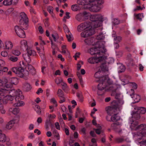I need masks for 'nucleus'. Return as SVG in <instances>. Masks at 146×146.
<instances>
[{
    "instance_id": "nucleus-32",
    "label": "nucleus",
    "mask_w": 146,
    "mask_h": 146,
    "mask_svg": "<svg viewBox=\"0 0 146 146\" xmlns=\"http://www.w3.org/2000/svg\"><path fill=\"white\" fill-rule=\"evenodd\" d=\"M27 51V53L30 56L31 55H34L36 54V52L35 51L31 49H26Z\"/></svg>"
},
{
    "instance_id": "nucleus-59",
    "label": "nucleus",
    "mask_w": 146,
    "mask_h": 146,
    "mask_svg": "<svg viewBox=\"0 0 146 146\" xmlns=\"http://www.w3.org/2000/svg\"><path fill=\"white\" fill-rule=\"evenodd\" d=\"M5 64V63L4 61L0 59V66L3 67L4 66Z\"/></svg>"
},
{
    "instance_id": "nucleus-34",
    "label": "nucleus",
    "mask_w": 146,
    "mask_h": 146,
    "mask_svg": "<svg viewBox=\"0 0 146 146\" xmlns=\"http://www.w3.org/2000/svg\"><path fill=\"white\" fill-rule=\"evenodd\" d=\"M76 19L78 21H80L83 19V17L82 13L77 15L76 17Z\"/></svg>"
},
{
    "instance_id": "nucleus-63",
    "label": "nucleus",
    "mask_w": 146,
    "mask_h": 146,
    "mask_svg": "<svg viewBox=\"0 0 146 146\" xmlns=\"http://www.w3.org/2000/svg\"><path fill=\"white\" fill-rule=\"evenodd\" d=\"M12 70L16 74H18L17 67H14L12 68Z\"/></svg>"
},
{
    "instance_id": "nucleus-13",
    "label": "nucleus",
    "mask_w": 146,
    "mask_h": 146,
    "mask_svg": "<svg viewBox=\"0 0 146 146\" xmlns=\"http://www.w3.org/2000/svg\"><path fill=\"white\" fill-rule=\"evenodd\" d=\"M13 46V44L11 41L7 40L4 42L3 47L5 49L10 50L12 49Z\"/></svg>"
},
{
    "instance_id": "nucleus-40",
    "label": "nucleus",
    "mask_w": 146,
    "mask_h": 146,
    "mask_svg": "<svg viewBox=\"0 0 146 146\" xmlns=\"http://www.w3.org/2000/svg\"><path fill=\"white\" fill-rule=\"evenodd\" d=\"M1 55L4 57H7L8 55V52L6 50H3L1 52Z\"/></svg>"
},
{
    "instance_id": "nucleus-25",
    "label": "nucleus",
    "mask_w": 146,
    "mask_h": 146,
    "mask_svg": "<svg viewBox=\"0 0 146 146\" xmlns=\"http://www.w3.org/2000/svg\"><path fill=\"white\" fill-rule=\"evenodd\" d=\"M23 56L24 60L27 62L29 63L31 61L30 57L27 53L23 54Z\"/></svg>"
},
{
    "instance_id": "nucleus-12",
    "label": "nucleus",
    "mask_w": 146,
    "mask_h": 146,
    "mask_svg": "<svg viewBox=\"0 0 146 146\" xmlns=\"http://www.w3.org/2000/svg\"><path fill=\"white\" fill-rule=\"evenodd\" d=\"M131 92L132 94H130V96L135 101V103L139 102L140 99V96L138 94H134V90L132 89H131Z\"/></svg>"
},
{
    "instance_id": "nucleus-53",
    "label": "nucleus",
    "mask_w": 146,
    "mask_h": 146,
    "mask_svg": "<svg viewBox=\"0 0 146 146\" xmlns=\"http://www.w3.org/2000/svg\"><path fill=\"white\" fill-rule=\"evenodd\" d=\"M52 36L55 41H56L58 38V35L57 34H52Z\"/></svg>"
},
{
    "instance_id": "nucleus-36",
    "label": "nucleus",
    "mask_w": 146,
    "mask_h": 146,
    "mask_svg": "<svg viewBox=\"0 0 146 146\" xmlns=\"http://www.w3.org/2000/svg\"><path fill=\"white\" fill-rule=\"evenodd\" d=\"M115 140L116 142L118 143H121L124 142L125 141H126V140L123 137L116 138Z\"/></svg>"
},
{
    "instance_id": "nucleus-60",
    "label": "nucleus",
    "mask_w": 146,
    "mask_h": 146,
    "mask_svg": "<svg viewBox=\"0 0 146 146\" xmlns=\"http://www.w3.org/2000/svg\"><path fill=\"white\" fill-rule=\"evenodd\" d=\"M61 85L62 86V88L63 90L65 89L67 87V86L66 84L64 82H62L61 83Z\"/></svg>"
},
{
    "instance_id": "nucleus-33",
    "label": "nucleus",
    "mask_w": 146,
    "mask_h": 146,
    "mask_svg": "<svg viewBox=\"0 0 146 146\" xmlns=\"http://www.w3.org/2000/svg\"><path fill=\"white\" fill-rule=\"evenodd\" d=\"M66 36L68 41H72L73 40V37L71 33H70L66 34Z\"/></svg>"
},
{
    "instance_id": "nucleus-49",
    "label": "nucleus",
    "mask_w": 146,
    "mask_h": 146,
    "mask_svg": "<svg viewBox=\"0 0 146 146\" xmlns=\"http://www.w3.org/2000/svg\"><path fill=\"white\" fill-rule=\"evenodd\" d=\"M63 29L66 34L69 33H70L68 28L65 25H63Z\"/></svg>"
},
{
    "instance_id": "nucleus-2",
    "label": "nucleus",
    "mask_w": 146,
    "mask_h": 146,
    "mask_svg": "<svg viewBox=\"0 0 146 146\" xmlns=\"http://www.w3.org/2000/svg\"><path fill=\"white\" fill-rule=\"evenodd\" d=\"M138 125L137 121H133L130 126L132 130L137 131V132H133L132 134L134 138L137 140L141 139L143 137H146V125L145 124ZM137 144L140 145V146H146V140L138 142Z\"/></svg>"
},
{
    "instance_id": "nucleus-52",
    "label": "nucleus",
    "mask_w": 146,
    "mask_h": 146,
    "mask_svg": "<svg viewBox=\"0 0 146 146\" xmlns=\"http://www.w3.org/2000/svg\"><path fill=\"white\" fill-rule=\"evenodd\" d=\"M55 82L57 84H58L62 82V80L61 78H56L55 79Z\"/></svg>"
},
{
    "instance_id": "nucleus-44",
    "label": "nucleus",
    "mask_w": 146,
    "mask_h": 146,
    "mask_svg": "<svg viewBox=\"0 0 146 146\" xmlns=\"http://www.w3.org/2000/svg\"><path fill=\"white\" fill-rule=\"evenodd\" d=\"M72 10L74 11H77L79 9V8L77 5H74L72 6L71 7Z\"/></svg>"
},
{
    "instance_id": "nucleus-57",
    "label": "nucleus",
    "mask_w": 146,
    "mask_h": 146,
    "mask_svg": "<svg viewBox=\"0 0 146 146\" xmlns=\"http://www.w3.org/2000/svg\"><path fill=\"white\" fill-rule=\"evenodd\" d=\"M82 15L83 19H85L86 17L88 16L89 15V14L88 13H87L86 12H84L83 13H82Z\"/></svg>"
},
{
    "instance_id": "nucleus-15",
    "label": "nucleus",
    "mask_w": 146,
    "mask_h": 146,
    "mask_svg": "<svg viewBox=\"0 0 146 146\" xmlns=\"http://www.w3.org/2000/svg\"><path fill=\"white\" fill-rule=\"evenodd\" d=\"M20 67H17L18 74L24 71V69L26 68V66L25 65L23 61L20 62Z\"/></svg>"
},
{
    "instance_id": "nucleus-50",
    "label": "nucleus",
    "mask_w": 146,
    "mask_h": 146,
    "mask_svg": "<svg viewBox=\"0 0 146 146\" xmlns=\"http://www.w3.org/2000/svg\"><path fill=\"white\" fill-rule=\"evenodd\" d=\"M101 129V126H100L97 129H95L94 130H95L96 133L97 134H100L102 132Z\"/></svg>"
},
{
    "instance_id": "nucleus-42",
    "label": "nucleus",
    "mask_w": 146,
    "mask_h": 146,
    "mask_svg": "<svg viewBox=\"0 0 146 146\" xmlns=\"http://www.w3.org/2000/svg\"><path fill=\"white\" fill-rule=\"evenodd\" d=\"M62 52L64 54L66 53L68 51L66 49V46L65 45H62L61 46Z\"/></svg>"
},
{
    "instance_id": "nucleus-61",
    "label": "nucleus",
    "mask_w": 146,
    "mask_h": 146,
    "mask_svg": "<svg viewBox=\"0 0 146 146\" xmlns=\"http://www.w3.org/2000/svg\"><path fill=\"white\" fill-rule=\"evenodd\" d=\"M36 108L38 110L36 111L37 113L38 114H40L41 111L40 110V107L38 105H36Z\"/></svg>"
},
{
    "instance_id": "nucleus-55",
    "label": "nucleus",
    "mask_w": 146,
    "mask_h": 146,
    "mask_svg": "<svg viewBox=\"0 0 146 146\" xmlns=\"http://www.w3.org/2000/svg\"><path fill=\"white\" fill-rule=\"evenodd\" d=\"M50 102L55 104V106H57V102L54 98H52L50 100Z\"/></svg>"
},
{
    "instance_id": "nucleus-10",
    "label": "nucleus",
    "mask_w": 146,
    "mask_h": 146,
    "mask_svg": "<svg viewBox=\"0 0 146 146\" xmlns=\"http://www.w3.org/2000/svg\"><path fill=\"white\" fill-rule=\"evenodd\" d=\"M105 57L104 55L99 54L96 55L94 57H90L88 60V62L90 64H93L98 63L102 61H104L105 59Z\"/></svg>"
},
{
    "instance_id": "nucleus-39",
    "label": "nucleus",
    "mask_w": 146,
    "mask_h": 146,
    "mask_svg": "<svg viewBox=\"0 0 146 146\" xmlns=\"http://www.w3.org/2000/svg\"><path fill=\"white\" fill-rule=\"evenodd\" d=\"M104 36L102 33H101L99 34L96 37V38L98 40H102L104 39Z\"/></svg>"
},
{
    "instance_id": "nucleus-37",
    "label": "nucleus",
    "mask_w": 146,
    "mask_h": 146,
    "mask_svg": "<svg viewBox=\"0 0 146 146\" xmlns=\"http://www.w3.org/2000/svg\"><path fill=\"white\" fill-rule=\"evenodd\" d=\"M27 67L29 71H30L31 72V71H32L33 74H35V70L31 65L28 64Z\"/></svg>"
},
{
    "instance_id": "nucleus-38",
    "label": "nucleus",
    "mask_w": 146,
    "mask_h": 146,
    "mask_svg": "<svg viewBox=\"0 0 146 146\" xmlns=\"http://www.w3.org/2000/svg\"><path fill=\"white\" fill-rule=\"evenodd\" d=\"M85 42L87 44L89 45H93L94 44H92L91 39L90 38H87L85 39L84 40Z\"/></svg>"
},
{
    "instance_id": "nucleus-62",
    "label": "nucleus",
    "mask_w": 146,
    "mask_h": 146,
    "mask_svg": "<svg viewBox=\"0 0 146 146\" xmlns=\"http://www.w3.org/2000/svg\"><path fill=\"white\" fill-rule=\"evenodd\" d=\"M113 23L114 25H118L119 23V21L117 19H114L113 21Z\"/></svg>"
},
{
    "instance_id": "nucleus-5",
    "label": "nucleus",
    "mask_w": 146,
    "mask_h": 146,
    "mask_svg": "<svg viewBox=\"0 0 146 146\" xmlns=\"http://www.w3.org/2000/svg\"><path fill=\"white\" fill-rule=\"evenodd\" d=\"M12 86L10 84H5V87L0 89V95L3 100L8 94L15 96L17 90L14 89H11Z\"/></svg>"
},
{
    "instance_id": "nucleus-11",
    "label": "nucleus",
    "mask_w": 146,
    "mask_h": 146,
    "mask_svg": "<svg viewBox=\"0 0 146 146\" xmlns=\"http://www.w3.org/2000/svg\"><path fill=\"white\" fill-rule=\"evenodd\" d=\"M14 29L16 33L21 38L25 37V33L23 29L21 27V25H16Z\"/></svg>"
},
{
    "instance_id": "nucleus-20",
    "label": "nucleus",
    "mask_w": 146,
    "mask_h": 146,
    "mask_svg": "<svg viewBox=\"0 0 146 146\" xmlns=\"http://www.w3.org/2000/svg\"><path fill=\"white\" fill-rule=\"evenodd\" d=\"M31 87L30 84L27 82L24 83L23 86V90L26 92L29 91L31 89Z\"/></svg>"
},
{
    "instance_id": "nucleus-51",
    "label": "nucleus",
    "mask_w": 146,
    "mask_h": 146,
    "mask_svg": "<svg viewBox=\"0 0 146 146\" xmlns=\"http://www.w3.org/2000/svg\"><path fill=\"white\" fill-rule=\"evenodd\" d=\"M83 64V62L82 61H81L78 62V63L77 64V69L78 70H80L81 67L82 65Z\"/></svg>"
},
{
    "instance_id": "nucleus-41",
    "label": "nucleus",
    "mask_w": 146,
    "mask_h": 146,
    "mask_svg": "<svg viewBox=\"0 0 146 146\" xmlns=\"http://www.w3.org/2000/svg\"><path fill=\"white\" fill-rule=\"evenodd\" d=\"M20 111V109L19 108H14L12 110V113L14 115H17Z\"/></svg>"
},
{
    "instance_id": "nucleus-28",
    "label": "nucleus",
    "mask_w": 146,
    "mask_h": 146,
    "mask_svg": "<svg viewBox=\"0 0 146 146\" xmlns=\"http://www.w3.org/2000/svg\"><path fill=\"white\" fill-rule=\"evenodd\" d=\"M8 59L13 62H15L17 61L18 59V57H17L12 55H10L8 56Z\"/></svg>"
},
{
    "instance_id": "nucleus-18",
    "label": "nucleus",
    "mask_w": 146,
    "mask_h": 146,
    "mask_svg": "<svg viewBox=\"0 0 146 146\" xmlns=\"http://www.w3.org/2000/svg\"><path fill=\"white\" fill-rule=\"evenodd\" d=\"M16 97V96L11 95L10 94L9 95V94H8L7 96L5 97V98L3 99V102L7 103L8 101H12L14 98V97H15V98Z\"/></svg>"
},
{
    "instance_id": "nucleus-46",
    "label": "nucleus",
    "mask_w": 146,
    "mask_h": 146,
    "mask_svg": "<svg viewBox=\"0 0 146 146\" xmlns=\"http://www.w3.org/2000/svg\"><path fill=\"white\" fill-rule=\"evenodd\" d=\"M143 14H138L135 15V16L137 18L139 19L140 21H141L142 18L143 17Z\"/></svg>"
},
{
    "instance_id": "nucleus-47",
    "label": "nucleus",
    "mask_w": 146,
    "mask_h": 146,
    "mask_svg": "<svg viewBox=\"0 0 146 146\" xmlns=\"http://www.w3.org/2000/svg\"><path fill=\"white\" fill-rule=\"evenodd\" d=\"M115 41L117 42H120L122 39L121 37L120 36H115L114 38Z\"/></svg>"
},
{
    "instance_id": "nucleus-7",
    "label": "nucleus",
    "mask_w": 146,
    "mask_h": 146,
    "mask_svg": "<svg viewBox=\"0 0 146 146\" xmlns=\"http://www.w3.org/2000/svg\"><path fill=\"white\" fill-rule=\"evenodd\" d=\"M19 24L23 29H27L29 22L28 18L27 15L24 12L20 14L19 16Z\"/></svg>"
},
{
    "instance_id": "nucleus-64",
    "label": "nucleus",
    "mask_w": 146,
    "mask_h": 146,
    "mask_svg": "<svg viewBox=\"0 0 146 146\" xmlns=\"http://www.w3.org/2000/svg\"><path fill=\"white\" fill-rule=\"evenodd\" d=\"M55 127L56 128V129L58 130H60V126L59 124V123L58 122H56L55 123Z\"/></svg>"
},
{
    "instance_id": "nucleus-43",
    "label": "nucleus",
    "mask_w": 146,
    "mask_h": 146,
    "mask_svg": "<svg viewBox=\"0 0 146 146\" xmlns=\"http://www.w3.org/2000/svg\"><path fill=\"white\" fill-rule=\"evenodd\" d=\"M130 86H132V88L134 89H136L137 88V86L136 84L134 82H130L129 83Z\"/></svg>"
},
{
    "instance_id": "nucleus-26",
    "label": "nucleus",
    "mask_w": 146,
    "mask_h": 146,
    "mask_svg": "<svg viewBox=\"0 0 146 146\" xmlns=\"http://www.w3.org/2000/svg\"><path fill=\"white\" fill-rule=\"evenodd\" d=\"M57 95L59 98H62L64 96V94L63 91L60 89H58L57 92Z\"/></svg>"
},
{
    "instance_id": "nucleus-48",
    "label": "nucleus",
    "mask_w": 146,
    "mask_h": 146,
    "mask_svg": "<svg viewBox=\"0 0 146 146\" xmlns=\"http://www.w3.org/2000/svg\"><path fill=\"white\" fill-rule=\"evenodd\" d=\"M53 10L54 8L52 6H49L47 8L48 11L51 14L53 13Z\"/></svg>"
},
{
    "instance_id": "nucleus-29",
    "label": "nucleus",
    "mask_w": 146,
    "mask_h": 146,
    "mask_svg": "<svg viewBox=\"0 0 146 146\" xmlns=\"http://www.w3.org/2000/svg\"><path fill=\"white\" fill-rule=\"evenodd\" d=\"M84 23H82L79 25L77 27V31H78L80 32L82 31L83 30L85 31V27L84 26Z\"/></svg>"
},
{
    "instance_id": "nucleus-56",
    "label": "nucleus",
    "mask_w": 146,
    "mask_h": 146,
    "mask_svg": "<svg viewBox=\"0 0 146 146\" xmlns=\"http://www.w3.org/2000/svg\"><path fill=\"white\" fill-rule=\"evenodd\" d=\"M48 115V117L49 119H54L56 117V115L54 114H49L48 113H47Z\"/></svg>"
},
{
    "instance_id": "nucleus-27",
    "label": "nucleus",
    "mask_w": 146,
    "mask_h": 146,
    "mask_svg": "<svg viewBox=\"0 0 146 146\" xmlns=\"http://www.w3.org/2000/svg\"><path fill=\"white\" fill-rule=\"evenodd\" d=\"M113 115L111 116V120L112 121H116L120 119V117L117 115V114H113Z\"/></svg>"
},
{
    "instance_id": "nucleus-58",
    "label": "nucleus",
    "mask_w": 146,
    "mask_h": 146,
    "mask_svg": "<svg viewBox=\"0 0 146 146\" xmlns=\"http://www.w3.org/2000/svg\"><path fill=\"white\" fill-rule=\"evenodd\" d=\"M44 24L46 27H47L49 26L48 19L46 18L44 21Z\"/></svg>"
},
{
    "instance_id": "nucleus-54",
    "label": "nucleus",
    "mask_w": 146,
    "mask_h": 146,
    "mask_svg": "<svg viewBox=\"0 0 146 146\" xmlns=\"http://www.w3.org/2000/svg\"><path fill=\"white\" fill-rule=\"evenodd\" d=\"M51 45H52V48L53 49V50L52 51V54L53 55H55L56 54V52H55V49L56 48V46H55V45L53 43L52 41H51Z\"/></svg>"
},
{
    "instance_id": "nucleus-19",
    "label": "nucleus",
    "mask_w": 146,
    "mask_h": 146,
    "mask_svg": "<svg viewBox=\"0 0 146 146\" xmlns=\"http://www.w3.org/2000/svg\"><path fill=\"white\" fill-rule=\"evenodd\" d=\"M134 108L135 110H137L138 112L142 114H145L146 112V108L144 107L135 106Z\"/></svg>"
},
{
    "instance_id": "nucleus-16",
    "label": "nucleus",
    "mask_w": 146,
    "mask_h": 146,
    "mask_svg": "<svg viewBox=\"0 0 146 146\" xmlns=\"http://www.w3.org/2000/svg\"><path fill=\"white\" fill-rule=\"evenodd\" d=\"M15 120L13 119L10 121L6 124V128L7 129H10L13 126L15 123Z\"/></svg>"
},
{
    "instance_id": "nucleus-3",
    "label": "nucleus",
    "mask_w": 146,
    "mask_h": 146,
    "mask_svg": "<svg viewBox=\"0 0 146 146\" xmlns=\"http://www.w3.org/2000/svg\"><path fill=\"white\" fill-rule=\"evenodd\" d=\"M77 3L80 5H86V7L92 11L97 12L102 8L104 1L103 0H78Z\"/></svg>"
},
{
    "instance_id": "nucleus-4",
    "label": "nucleus",
    "mask_w": 146,
    "mask_h": 146,
    "mask_svg": "<svg viewBox=\"0 0 146 146\" xmlns=\"http://www.w3.org/2000/svg\"><path fill=\"white\" fill-rule=\"evenodd\" d=\"M99 82V84L98 86V88L99 90H104L109 86H110V88L109 89V90L113 91H115L116 90L115 89H113V88L115 87L116 85L113 84V82L109 78L108 76H106L105 77H103L102 79H100Z\"/></svg>"
},
{
    "instance_id": "nucleus-9",
    "label": "nucleus",
    "mask_w": 146,
    "mask_h": 146,
    "mask_svg": "<svg viewBox=\"0 0 146 146\" xmlns=\"http://www.w3.org/2000/svg\"><path fill=\"white\" fill-rule=\"evenodd\" d=\"M118 107L117 102L115 101H113L111 103V106L106 107L105 110L107 113L109 115H111L116 111Z\"/></svg>"
},
{
    "instance_id": "nucleus-23",
    "label": "nucleus",
    "mask_w": 146,
    "mask_h": 146,
    "mask_svg": "<svg viewBox=\"0 0 146 146\" xmlns=\"http://www.w3.org/2000/svg\"><path fill=\"white\" fill-rule=\"evenodd\" d=\"M5 135L2 133V131L0 130V141L2 143L5 142L6 140Z\"/></svg>"
},
{
    "instance_id": "nucleus-1",
    "label": "nucleus",
    "mask_w": 146,
    "mask_h": 146,
    "mask_svg": "<svg viewBox=\"0 0 146 146\" xmlns=\"http://www.w3.org/2000/svg\"><path fill=\"white\" fill-rule=\"evenodd\" d=\"M92 23L89 22L84 23L85 31L80 34L82 37L87 38L93 35L94 33V28H96L102 25L104 21L103 16L101 15H92L90 17Z\"/></svg>"
},
{
    "instance_id": "nucleus-22",
    "label": "nucleus",
    "mask_w": 146,
    "mask_h": 146,
    "mask_svg": "<svg viewBox=\"0 0 146 146\" xmlns=\"http://www.w3.org/2000/svg\"><path fill=\"white\" fill-rule=\"evenodd\" d=\"M102 72L99 70V71L95 73L94 74V77L96 78H99V81H100V79H102L103 77H105L106 76H108L107 75H106L102 76Z\"/></svg>"
},
{
    "instance_id": "nucleus-17",
    "label": "nucleus",
    "mask_w": 146,
    "mask_h": 146,
    "mask_svg": "<svg viewBox=\"0 0 146 146\" xmlns=\"http://www.w3.org/2000/svg\"><path fill=\"white\" fill-rule=\"evenodd\" d=\"M119 123H114L111 124V128L114 129L119 133H120L121 131V130H118L117 129L119 127Z\"/></svg>"
},
{
    "instance_id": "nucleus-30",
    "label": "nucleus",
    "mask_w": 146,
    "mask_h": 146,
    "mask_svg": "<svg viewBox=\"0 0 146 146\" xmlns=\"http://www.w3.org/2000/svg\"><path fill=\"white\" fill-rule=\"evenodd\" d=\"M8 80L7 78L5 79L4 81L0 79V86L3 88L5 87V84H8Z\"/></svg>"
},
{
    "instance_id": "nucleus-31",
    "label": "nucleus",
    "mask_w": 146,
    "mask_h": 146,
    "mask_svg": "<svg viewBox=\"0 0 146 146\" xmlns=\"http://www.w3.org/2000/svg\"><path fill=\"white\" fill-rule=\"evenodd\" d=\"M11 52L13 54L17 56H19L21 53L20 51L17 49H14Z\"/></svg>"
},
{
    "instance_id": "nucleus-14",
    "label": "nucleus",
    "mask_w": 146,
    "mask_h": 146,
    "mask_svg": "<svg viewBox=\"0 0 146 146\" xmlns=\"http://www.w3.org/2000/svg\"><path fill=\"white\" fill-rule=\"evenodd\" d=\"M108 66L106 63H103L100 65L99 70L102 72H108Z\"/></svg>"
},
{
    "instance_id": "nucleus-8",
    "label": "nucleus",
    "mask_w": 146,
    "mask_h": 146,
    "mask_svg": "<svg viewBox=\"0 0 146 146\" xmlns=\"http://www.w3.org/2000/svg\"><path fill=\"white\" fill-rule=\"evenodd\" d=\"M106 52V49L104 45L99 46L98 47L97 46L95 48H92L90 50V53L91 55L96 54V55H98L99 54L104 55L103 54Z\"/></svg>"
},
{
    "instance_id": "nucleus-6",
    "label": "nucleus",
    "mask_w": 146,
    "mask_h": 146,
    "mask_svg": "<svg viewBox=\"0 0 146 146\" xmlns=\"http://www.w3.org/2000/svg\"><path fill=\"white\" fill-rule=\"evenodd\" d=\"M16 94L15 96H16L15 98V102L13 106L14 107H22L24 106L25 104V103L21 101L22 99H24V96L23 95L21 91L19 90H17L15 93Z\"/></svg>"
},
{
    "instance_id": "nucleus-45",
    "label": "nucleus",
    "mask_w": 146,
    "mask_h": 146,
    "mask_svg": "<svg viewBox=\"0 0 146 146\" xmlns=\"http://www.w3.org/2000/svg\"><path fill=\"white\" fill-rule=\"evenodd\" d=\"M0 111L2 114H5V111L4 109L2 104L0 103Z\"/></svg>"
},
{
    "instance_id": "nucleus-35",
    "label": "nucleus",
    "mask_w": 146,
    "mask_h": 146,
    "mask_svg": "<svg viewBox=\"0 0 146 146\" xmlns=\"http://www.w3.org/2000/svg\"><path fill=\"white\" fill-rule=\"evenodd\" d=\"M12 3V0H5L3 2V4L6 6L10 5Z\"/></svg>"
},
{
    "instance_id": "nucleus-21",
    "label": "nucleus",
    "mask_w": 146,
    "mask_h": 146,
    "mask_svg": "<svg viewBox=\"0 0 146 146\" xmlns=\"http://www.w3.org/2000/svg\"><path fill=\"white\" fill-rule=\"evenodd\" d=\"M20 46L22 49H27L28 47L27 41L25 40H21L20 42Z\"/></svg>"
},
{
    "instance_id": "nucleus-24",
    "label": "nucleus",
    "mask_w": 146,
    "mask_h": 146,
    "mask_svg": "<svg viewBox=\"0 0 146 146\" xmlns=\"http://www.w3.org/2000/svg\"><path fill=\"white\" fill-rule=\"evenodd\" d=\"M18 82V79L15 78H12L9 79V81H8V83H11L14 84H16Z\"/></svg>"
}]
</instances>
